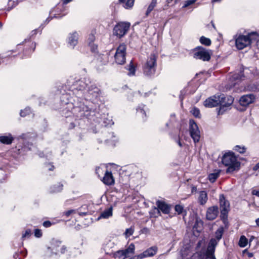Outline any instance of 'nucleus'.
<instances>
[{"mask_svg": "<svg viewBox=\"0 0 259 259\" xmlns=\"http://www.w3.org/2000/svg\"><path fill=\"white\" fill-rule=\"evenodd\" d=\"M175 209L176 211H177L178 214H181L182 213L184 208L182 205H176Z\"/></svg>", "mask_w": 259, "mask_h": 259, "instance_id": "obj_44", "label": "nucleus"}, {"mask_svg": "<svg viewBox=\"0 0 259 259\" xmlns=\"http://www.w3.org/2000/svg\"><path fill=\"white\" fill-rule=\"evenodd\" d=\"M84 81L82 80H77L75 81H73L72 78L68 79L67 80V83H68V85H71V87L70 88L72 90L74 89L77 90H82L85 88H88L90 85L87 82H89V79L84 78Z\"/></svg>", "mask_w": 259, "mask_h": 259, "instance_id": "obj_10", "label": "nucleus"}, {"mask_svg": "<svg viewBox=\"0 0 259 259\" xmlns=\"http://www.w3.org/2000/svg\"><path fill=\"white\" fill-rule=\"evenodd\" d=\"M259 168V162L257 163L253 167V169L256 170Z\"/></svg>", "mask_w": 259, "mask_h": 259, "instance_id": "obj_56", "label": "nucleus"}, {"mask_svg": "<svg viewBox=\"0 0 259 259\" xmlns=\"http://www.w3.org/2000/svg\"><path fill=\"white\" fill-rule=\"evenodd\" d=\"M222 161L224 165L228 167L227 173L233 172L240 168V163L233 152L226 153L222 157Z\"/></svg>", "mask_w": 259, "mask_h": 259, "instance_id": "obj_3", "label": "nucleus"}, {"mask_svg": "<svg viewBox=\"0 0 259 259\" xmlns=\"http://www.w3.org/2000/svg\"><path fill=\"white\" fill-rule=\"evenodd\" d=\"M134 230L132 227L126 229L124 234L126 238H128L133 234Z\"/></svg>", "mask_w": 259, "mask_h": 259, "instance_id": "obj_40", "label": "nucleus"}, {"mask_svg": "<svg viewBox=\"0 0 259 259\" xmlns=\"http://www.w3.org/2000/svg\"><path fill=\"white\" fill-rule=\"evenodd\" d=\"M14 138L10 133H6L0 136V142L5 145H10L12 143Z\"/></svg>", "mask_w": 259, "mask_h": 259, "instance_id": "obj_21", "label": "nucleus"}, {"mask_svg": "<svg viewBox=\"0 0 259 259\" xmlns=\"http://www.w3.org/2000/svg\"><path fill=\"white\" fill-rule=\"evenodd\" d=\"M157 250V248L156 246L151 247L139 254L138 257L140 259H143L145 257L152 256L156 254Z\"/></svg>", "mask_w": 259, "mask_h": 259, "instance_id": "obj_16", "label": "nucleus"}, {"mask_svg": "<svg viewBox=\"0 0 259 259\" xmlns=\"http://www.w3.org/2000/svg\"><path fill=\"white\" fill-rule=\"evenodd\" d=\"M221 217L224 220L227 219L228 213L230 210V203L226 200L224 195H220L219 197Z\"/></svg>", "mask_w": 259, "mask_h": 259, "instance_id": "obj_8", "label": "nucleus"}, {"mask_svg": "<svg viewBox=\"0 0 259 259\" xmlns=\"http://www.w3.org/2000/svg\"><path fill=\"white\" fill-rule=\"evenodd\" d=\"M52 223L49 221H46L44 222L42 224L43 226H44L45 228L50 227L52 226Z\"/></svg>", "mask_w": 259, "mask_h": 259, "instance_id": "obj_47", "label": "nucleus"}, {"mask_svg": "<svg viewBox=\"0 0 259 259\" xmlns=\"http://www.w3.org/2000/svg\"><path fill=\"white\" fill-rule=\"evenodd\" d=\"M89 94L93 96V97L97 98L100 94V90L95 85L92 84L88 87Z\"/></svg>", "mask_w": 259, "mask_h": 259, "instance_id": "obj_24", "label": "nucleus"}, {"mask_svg": "<svg viewBox=\"0 0 259 259\" xmlns=\"http://www.w3.org/2000/svg\"><path fill=\"white\" fill-rule=\"evenodd\" d=\"M178 144H179V145L180 146V147H182V143L181 142V141L180 140L178 141Z\"/></svg>", "mask_w": 259, "mask_h": 259, "instance_id": "obj_61", "label": "nucleus"}, {"mask_svg": "<svg viewBox=\"0 0 259 259\" xmlns=\"http://www.w3.org/2000/svg\"><path fill=\"white\" fill-rule=\"evenodd\" d=\"M22 45L24 46L23 52L26 56H29L30 54L34 51L36 46L35 43L31 41L30 38L25 39L22 44L18 45V48L20 47Z\"/></svg>", "mask_w": 259, "mask_h": 259, "instance_id": "obj_12", "label": "nucleus"}, {"mask_svg": "<svg viewBox=\"0 0 259 259\" xmlns=\"http://www.w3.org/2000/svg\"><path fill=\"white\" fill-rule=\"evenodd\" d=\"M112 214V210L111 208L104 211L101 214V217L103 218H108Z\"/></svg>", "mask_w": 259, "mask_h": 259, "instance_id": "obj_29", "label": "nucleus"}, {"mask_svg": "<svg viewBox=\"0 0 259 259\" xmlns=\"http://www.w3.org/2000/svg\"><path fill=\"white\" fill-rule=\"evenodd\" d=\"M189 132L194 142H198L200 138V131L197 124L192 119L189 120Z\"/></svg>", "mask_w": 259, "mask_h": 259, "instance_id": "obj_11", "label": "nucleus"}, {"mask_svg": "<svg viewBox=\"0 0 259 259\" xmlns=\"http://www.w3.org/2000/svg\"><path fill=\"white\" fill-rule=\"evenodd\" d=\"M123 250H120L114 253L113 256L116 259H124L126 258Z\"/></svg>", "mask_w": 259, "mask_h": 259, "instance_id": "obj_27", "label": "nucleus"}, {"mask_svg": "<svg viewBox=\"0 0 259 259\" xmlns=\"http://www.w3.org/2000/svg\"><path fill=\"white\" fill-rule=\"evenodd\" d=\"M219 213V208L217 206H213L209 207L206 211V217L208 220H214Z\"/></svg>", "mask_w": 259, "mask_h": 259, "instance_id": "obj_14", "label": "nucleus"}, {"mask_svg": "<svg viewBox=\"0 0 259 259\" xmlns=\"http://www.w3.org/2000/svg\"><path fill=\"white\" fill-rule=\"evenodd\" d=\"M102 182L106 185H112L114 184V179L111 172L108 170L105 173L104 176L102 180Z\"/></svg>", "mask_w": 259, "mask_h": 259, "instance_id": "obj_19", "label": "nucleus"}, {"mask_svg": "<svg viewBox=\"0 0 259 259\" xmlns=\"http://www.w3.org/2000/svg\"><path fill=\"white\" fill-rule=\"evenodd\" d=\"M224 229L223 228H219L215 233V237L210 240L208 246H209V250L213 251L215 250V247L218 245L219 241L222 238Z\"/></svg>", "mask_w": 259, "mask_h": 259, "instance_id": "obj_13", "label": "nucleus"}, {"mask_svg": "<svg viewBox=\"0 0 259 259\" xmlns=\"http://www.w3.org/2000/svg\"><path fill=\"white\" fill-rule=\"evenodd\" d=\"M126 46L124 44H120L116 49L114 55L115 60L118 64H123L125 62Z\"/></svg>", "mask_w": 259, "mask_h": 259, "instance_id": "obj_9", "label": "nucleus"}, {"mask_svg": "<svg viewBox=\"0 0 259 259\" xmlns=\"http://www.w3.org/2000/svg\"><path fill=\"white\" fill-rule=\"evenodd\" d=\"M95 39V36L93 33H90L88 35L87 42L92 52H95L97 49V46L94 44Z\"/></svg>", "mask_w": 259, "mask_h": 259, "instance_id": "obj_22", "label": "nucleus"}, {"mask_svg": "<svg viewBox=\"0 0 259 259\" xmlns=\"http://www.w3.org/2000/svg\"><path fill=\"white\" fill-rule=\"evenodd\" d=\"M31 235V231L30 229H26L22 234V239L29 238Z\"/></svg>", "mask_w": 259, "mask_h": 259, "instance_id": "obj_36", "label": "nucleus"}, {"mask_svg": "<svg viewBox=\"0 0 259 259\" xmlns=\"http://www.w3.org/2000/svg\"><path fill=\"white\" fill-rule=\"evenodd\" d=\"M214 251L215 250H213L212 252L209 251V246H208L206 251L203 255V256L202 257L201 255H200L198 259H216L214 255ZM196 256H198L199 255L195 254L192 256V258L191 259H195Z\"/></svg>", "mask_w": 259, "mask_h": 259, "instance_id": "obj_20", "label": "nucleus"}, {"mask_svg": "<svg viewBox=\"0 0 259 259\" xmlns=\"http://www.w3.org/2000/svg\"><path fill=\"white\" fill-rule=\"evenodd\" d=\"M100 169H101L100 168H96V173L98 174V172L100 170Z\"/></svg>", "mask_w": 259, "mask_h": 259, "instance_id": "obj_62", "label": "nucleus"}, {"mask_svg": "<svg viewBox=\"0 0 259 259\" xmlns=\"http://www.w3.org/2000/svg\"><path fill=\"white\" fill-rule=\"evenodd\" d=\"M123 250L124 252V254H125V255L126 257H128L134 254L135 250V245L133 243H131L126 249Z\"/></svg>", "mask_w": 259, "mask_h": 259, "instance_id": "obj_26", "label": "nucleus"}, {"mask_svg": "<svg viewBox=\"0 0 259 259\" xmlns=\"http://www.w3.org/2000/svg\"><path fill=\"white\" fill-rule=\"evenodd\" d=\"M179 0H167V3L168 5L170 6H174L176 5Z\"/></svg>", "mask_w": 259, "mask_h": 259, "instance_id": "obj_48", "label": "nucleus"}, {"mask_svg": "<svg viewBox=\"0 0 259 259\" xmlns=\"http://www.w3.org/2000/svg\"><path fill=\"white\" fill-rule=\"evenodd\" d=\"M37 33V30L36 29H35V30H33V31H32L31 33V36H34V35H35Z\"/></svg>", "mask_w": 259, "mask_h": 259, "instance_id": "obj_55", "label": "nucleus"}, {"mask_svg": "<svg viewBox=\"0 0 259 259\" xmlns=\"http://www.w3.org/2000/svg\"><path fill=\"white\" fill-rule=\"evenodd\" d=\"M157 56L151 54L148 58L143 67L144 73L149 76L154 75L156 71Z\"/></svg>", "mask_w": 259, "mask_h": 259, "instance_id": "obj_4", "label": "nucleus"}, {"mask_svg": "<svg viewBox=\"0 0 259 259\" xmlns=\"http://www.w3.org/2000/svg\"><path fill=\"white\" fill-rule=\"evenodd\" d=\"M14 3V1H9L8 2V11H10L11 9H12L14 6L12 5V4Z\"/></svg>", "mask_w": 259, "mask_h": 259, "instance_id": "obj_49", "label": "nucleus"}, {"mask_svg": "<svg viewBox=\"0 0 259 259\" xmlns=\"http://www.w3.org/2000/svg\"><path fill=\"white\" fill-rule=\"evenodd\" d=\"M5 175H6V174H5L3 172V171L1 169H0V177L1 176H2L3 177L4 176H5Z\"/></svg>", "mask_w": 259, "mask_h": 259, "instance_id": "obj_58", "label": "nucleus"}, {"mask_svg": "<svg viewBox=\"0 0 259 259\" xmlns=\"http://www.w3.org/2000/svg\"><path fill=\"white\" fill-rule=\"evenodd\" d=\"M256 225L259 227V218L255 220Z\"/></svg>", "mask_w": 259, "mask_h": 259, "instance_id": "obj_59", "label": "nucleus"}, {"mask_svg": "<svg viewBox=\"0 0 259 259\" xmlns=\"http://www.w3.org/2000/svg\"><path fill=\"white\" fill-rule=\"evenodd\" d=\"M63 189V185L62 184L58 183L52 186L50 188V192L51 193H58L61 191Z\"/></svg>", "mask_w": 259, "mask_h": 259, "instance_id": "obj_25", "label": "nucleus"}, {"mask_svg": "<svg viewBox=\"0 0 259 259\" xmlns=\"http://www.w3.org/2000/svg\"><path fill=\"white\" fill-rule=\"evenodd\" d=\"M256 46L257 48V49L259 50V39L257 40L256 42Z\"/></svg>", "mask_w": 259, "mask_h": 259, "instance_id": "obj_60", "label": "nucleus"}, {"mask_svg": "<svg viewBox=\"0 0 259 259\" xmlns=\"http://www.w3.org/2000/svg\"><path fill=\"white\" fill-rule=\"evenodd\" d=\"M34 236L36 238H40L42 236V232L41 230L38 229H36L34 231Z\"/></svg>", "mask_w": 259, "mask_h": 259, "instance_id": "obj_43", "label": "nucleus"}, {"mask_svg": "<svg viewBox=\"0 0 259 259\" xmlns=\"http://www.w3.org/2000/svg\"><path fill=\"white\" fill-rule=\"evenodd\" d=\"M200 42L201 44L206 46H209L211 45V40L209 38L204 36H201L200 38Z\"/></svg>", "mask_w": 259, "mask_h": 259, "instance_id": "obj_32", "label": "nucleus"}, {"mask_svg": "<svg viewBox=\"0 0 259 259\" xmlns=\"http://www.w3.org/2000/svg\"><path fill=\"white\" fill-rule=\"evenodd\" d=\"M193 57L196 59H200L203 61H208L212 55L211 51L202 47H198L193 51Z\"/></svg>", "mask_w": 259, "mask_h": 259, "instance_id": "obj_6", "label": "nucleus"}, {"mask_svg": "<svg viewBox=\"0 0 259 259\" xmlns=\"http://www.w3.org/2000/svg\"><path fill=\"white\" fill-rule=\"evenodd\" d=\"M258 37V34L256 32H251L246 35L236 34L234 36L236 47L238 50H242L250 46L252 41Z\"/></svg>", "mask_w": 259, "mask_h": 259, "instance_id": "obj_2", "label": "nucleus"}, {"mask_svg": "<svg viewBox=\"0 0 259 259\" xmlns=\"http://www.w3.org/2000/svg\"><path fill=\"white\" fill-rule=\"evenodd\" d=\"M203 225V222L200 219L196 218L193 228L197 231H199L198 229H201Z\"/></svg>", "mask_w": 259, "mask_h": 259, "instance_id": "obj_34", "label": "nucleus"}, {"mask_svg": "<svg viewBox=\"0 0 259 259\" xmlns=\"http://www.w3.org/2000/svg\"><path fill=\"white\" fill-rule=\"evenodd\" d=\"M254 99L255 97L253 94H248L242 96L239 100V103L241 106H246L253 102Z\"/></svg>", "mask_w": 259, "mask_h": 259, "instance_id": "obj_15", "label": "nucleus"}, {"mask_svg": "<svg viewBox=\"0 0 259 259\" xmlns=\"http://www.w3.org/2000/svg\"><path fill=\"white\" fill-rule=\"evenodd\" d=\"M28 135H29V134H23L21 136H19V138L23 139L24 140H26L27 139V138H28Z\"/></svg>", "mask_w": 259, "mask_h": 259, "instance_id": "obj_50", "label": "nucleus"}, {"mask_svg": "<svg viewBox=\"0 0 259 259\" xmlns=\"http://www.w3.org/2000/svg\"><path fill=\"white\" fill-rule=\"evenodd\" d=\"M31 109L29 107H26L24 110H21L20 114L22 117H25L27 115L31 113Z\"/></svg>", "mask_w": 259, "mask_h": 259, "instance_id": "obj_37", "label": "nucleus"}, {"mask_svg": "<svg viewBox=\"0 0 259 259\" xmlns=\"http://www.w3.org/2000/svg\"><path fill=\"white\" fill-rule=\"evenodd\" d=\"M235 79H238V75H234V76L233 77Z\"/></svg>", "mask_w": 259, "mask_h": 259, "instance_id": "obj_64", "label": "nucleus"}, {"mask_svg": "<svg viewBox=\"0 0 259 259\" xmlns=\"http://www.w3.org/2000/svg\"><path fill=\"white\" fill-rule=\"evenodd\" d=\"M61 243V242L58 240H53L52 241L53 245L56 247V248L59 247L60 246ZM56 251H60L62 253H63L64 252L63 246L61 247L60 249L56 248Z\"/></svg>", "mask_w": 259, "mask_h": 259, "instance_id": "obj_28", "label": "nucleus"}, {"mask_svg": "<svg viewBox=\"0 0 259 259\" xmlns=\"http://www.w3.org/2000/svg\"><path fill=\"white\" fill-rule=\"evenodd\" d=\"M252 194L259 197V190H254L252 191Z\"/></svg>", "mask_w": 259, "mask_h": 259, "instance_id": "obj_53", "label": "nucleus"}, {"mask_svg": "<svg viewBox=\"0 0 259 259\" xmlns=\"http://www.w3.org/2000/svg\"><path fill=\"white\" fill-rule=\"evenodd\" d=\"M156 5V0H152L149 6H148V8L147 9V10L146 11V15H148L155 8Z\"/></svg>", "mask_w": 259, "mask_h": 259, "instance_id": "obj_35", "label": "nucleus"}, {"mask_svg": "<svg viewBox=\"0 0 259 259\" xmlns=\"http://www.w3.org/2000/svg\"><path fill=\"white\" fill-rule=\"evenodd\" d=\"M219 177V174L217 173H212L209 175L208 176V179L210 181V182L213 183Z\"/></svg>", "mask_w": 259, "mask_h": 259, "instance_id": "obj_39", "label": "nucleus"}, {"mask_svg": "<svg viewBox=\"0 0 259 259\" xmlns=\"http://www.w3.org/2000/svg\"><path fill=\"white\" fill-rule=\"evenodd\" d=\"M76 213V211L75 210L72 209V210H68L66 212V217L69 216V215H70L72 213Z\"/></svg>", "mask_w": 259, "mask_h": 259, "instance_id": "obj_51", "label": "nucleus"}, {"mask_svg": "<svg viewBox=\"0 0 259 259\" xmlns=\"http://www.w3.org/2000/svg\"><path fill=\"white\" fill-rule=\"evenodd\" d=\"M65 0H61V3L58 4L54 9L51 12V16L49 17L45 21L44 24H41L40 27H44L45 25L48 24L53 18H60L64 15L65 10Z\"/></svg>", "mask_w": 259, "mask_h": 259, "instance_id": "obj_5", "label": "nucleus"}, {"mask_svg": "<svg viewBox=\"0 0 259 259\" xmlns=\"http://www.w3.org/2000/svg\"><path fill=\"white\" fill-rule=\"evenodd\" d=\"M181 253H182V256H183V257H185V256H184L185 255V253L183 252V251H181Z\"/></svg>", "mask_w": 259, "mask_h": 259, "instance_id": "obj_63", "label": "nucleus"}, {"mask_svg": "<svg viewBox=\"0 0 259 259\" xmlns=\"http://www.w3.org/2000/svg\"><path fill=\"white\" fill-rule=\"evenodd\" d=\"M135 0H125L124 2H121L124 3L123 7L125 9H130L133 7Z\"/></svg>", "mask_w": 259, "mask_h": 259, "instance_id": "obj_30", "label": "nucleus"}, {"mask_svg": "<svg viewBox=\"0 0 259 259\" xmlns=\"http://www.w3.org/2000/svg\"><path fill=\"white\" fill-rule=\"evenodd\" d=\"M156 204L158 208H155V209L158 211V213H160L159 210H161L163 213L165 214H168L169 212L170 207L165 202L160 200H157L156 201Z\"/></svg>", "mask_w": 259, "mask_h": 259, "instance_id": "obj_17", "label": "nucleus"}, {"mask_svg": "<svg viewBox=\"0 0 259 259\" xmlns=\"http://www.w3.org/2000/svg\"><path fill=\"white\" fill-rule=\"evenodd\" d=\"M131 24L129 22H120L116 24L113 30V34L119 38L123 37L128 31Z\"/></svg>", "mask_w": 259, "mask_h": 259, "instance_id": "obj_7", "label": "nucleus"}, {"mask_svg": "<svg viewBox=\"0 0 259 259\" xmlns=\"http://www.w3.org/2000/svg\"><path fill=\"white\" fill-rule=\"evenodd\" d=\"M137 110L138 112L141 113L142 115H146L145 111L143 109L139 108L137 109Z\"/></svg>", "mask_w": 259, "mask_h": 259, "instance_id": "obj_52", "label": "nucleus"}, {"mask_svg": "<svg viewBox=\"0 0 259 259\" xmlns=\"http://www.w3.org/2000/svg\"><path fill=\"white\" fill-rule=\"evenodd\" d=\"M234 150L239 152L240 153H243L245 152L246 148L245 147H241L240 146L237 145L235 146Z\"/></svg>", "mask_w": 259, "mask_h": 259, "instance_id": "obj_42", "label": "nucleus"}, {"mask_svg": "<svg viewBox=\"0 0 259 259\" xmlns=\"http://www.w3.org/2000/svg\"><path fill=\"white\" fill-rule=\"evenodd\" d=\"M45 167L47 170H50V171L53 170L55 168L54 166L53 165H52L50 163L46 164L45 165Z\"/></svg>", "mask_w": 259, "mask_h": 259, "instance_id": "obj_46", "label": "nucleus"}, {"mask_svg": "<svg viewBox=\"0 0 259 259\" xmlns=\"http://www.w3.org/2000/svg\"><path fill=\"white\" fill-rule=\"evenodd\" d=\"M208 200L207 194L204 191H201L199 193L198 198V202L201 205H204Z\"/></svg>", "mask_w": 259, "mask_h": 259, "instance_id": "obj_23", "label": "nucleus"}, {"mask_svg": "<svg viewBox=\"0 0 259 259\" xmlns=\"http://www.w3.org/2000/svg\"><path fill=\"white\" fill-rule=\"evenodd\" d=\"M34 148V146L32 144H30L29 142L26 143V142H25L23 148L24 149V151H27L28 150H32Z\"/></svg>", "mask_w": 259, "mask_h": 259, "instance_id": "obj_38", "label": "nucleus"}, {"mask_svg": "<svg viewBox=\"0 0 259 259\" xmlns=\"http://www.w3.org/2000/svg\"><path fill=\"white\" fill-rule=\"evenodd\" d=\"M78 214L80 216H84L87 214V212H79Z\"/></svg>", "mask_w": 259, "mask_h": 259, "instance_id": "obj_57", "label": "nucleus"}, {"mask_svg": "<svg viewBox=\"0 0 259 259\" xmlns=\"http://www.w3.org/2000/svg\"><path fill=\"white\" fill-rule=\"evenodd\" d=\"M233 102V99L231 97H226L223 94L215 95L207 99L204 102V105L208 108L220 105L218 114H222Z\"/></svg>", "mask_w": 259, "mask_h": 259, "instance_id": "obj_1", "label": "nucleus"}, {"mask_svg": "<svg viewBox=\"0 0 259 259\" xmlns=\"http://www.w3.org/2000/svg\"><path fill=\"white\" fill-rule=\"evenodd\" d=\"M191 112L195 117L198 118L200 117V111L198 108L196 107L193 108Z\"/></svg>", "mask_w": 259, "mask_h": 259, "instance_id": "obj_41", "label": "nucleus"}, {"mask_svg": "<svg viewBox=\"0 0 259 259\" xmlns=\"http://www.w3.org/2000/svg\"><path fill=\"white\" fill-rule=\"evenodd\" d=\"M78 34L76 32H74L70 34L68 37V47L71 49H73L77 45L78 39Z\"/></svg>", "mask_w": 259, "mask_h": 259, "instance_id": "obj_18", "label": "nucleus"}, {"mask_svg": "<svg viewBox=\"0 0 259 259\" xmlns=\"http://www.w3.org/2000/svg\"><path fill=\"white\" fill-rule=\"evenodd\" d=\"M60 85L57 86V88H58L57 92H58L59 94H60L62 92V90H63V88H64L63 85H62L61 87V88H60Z\"/></svg>", "mask_w": 259, "mask_h": 259, "instance_id": "obj_54", "label": "nucleus"}, {"mask_svg": "<svg viewBox=\"0 0 259 259\" xmlns=\"http://www.w3.org/2000/svg\"><path fill=\"white\" fill-rule=\"evenodd\" d=\"M248 240L244 236H241L239 241V245L241 247H244L247 244Z\"/></svg>", "mask_w": 259, "mask_h": 259, "instance_id": "obj_31", "label": "nucleus"}, {"mask_svg": "<svg viewBox=\"0 0 259 259\" xmlns=\"http://www.w3.org/2000/svg\"><path fill=\"white\" fill-rule=\"evenodd\" d=\"M196 0H187L185 2V4L183 6V8H186L189 6L193 4L195 2Z\"/></svg>", "mask_w": 259, "mask_h": 259, "instance_id": "obj_45", "label": "nucleus"}, {"mask_svg": "<svg viewBox=\"0 0 259 259\" xmlns=\"http://www.w3.org/2000/svg\"><path fill=\"white\" fill-rule=\"evenodd\" d=\"M127 69L129 71L128 75H135L136 69H135V67L132 61H131L130 62V64H129Z\"/></svg>", "mask_w": 259, "mask_h": 259, "instance_id": "obj_33", "label": "nucleus"}]
</instances>
